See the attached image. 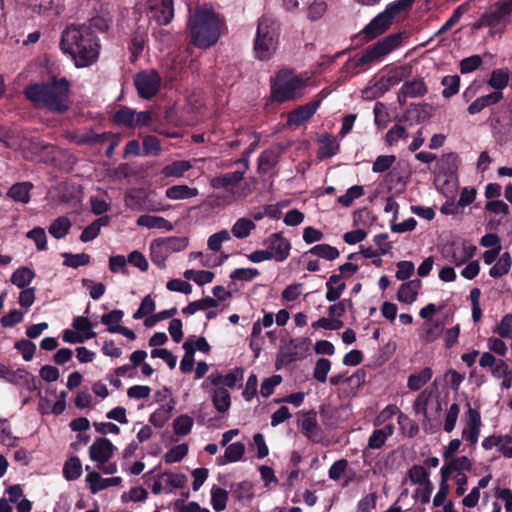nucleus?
Segmentation results:
<instances>
[{"label": "nucleus", "instance_id": "7c9ffc66", "mask_svg": "<svg viewBox=\"0 0 512 512\" xmlns=\"http://www.w3.org/2000/svg\"><path fill=\"white\" fill-rule=\"evenodd\" d=\"M168 255L169 251L167 250V245L163 240H155L150 244L151 260L160 269L165 268Z\"/></svg>", "mask_w": 512, "mask_h": 512}, {"label": "nucleus", "instance_id": "1a4fd4ad", "mask_svg": "<svg viewBox=\"0 0 512 512\" xmlns=\"http://www.w3.org/2000/svg\"><path fill=\"white\" fill-rule=\"evenodd\" d=\"M412 74V67L410 65L398 66L390 69L386 75L382 76L373 87L366 88L363 91V94L367 98H375L386 91H388L391 87L399 84L404 79L410 77Z\"/></svg>", "mask_w": 512, "mask_h": 512}, {"label": "nucleus", "instance_id": "4d7b16f0", "mask_svg": "<svg viewBox=\"0 0 512 512\" xmlns=\"http://www.w3.org/2000/svg\"><path fill=\"white\" fill-rule=\"evenodd\" d=\"M194 420L187 414L176 417L173 421V431L176 435L185 436L190 433Z\"/></svg>", "mask_w": 512, "mask_h": 512}, {"label": "nucleus", "instance_id": "2eb2a0df", "mask_svg": "<svg viewBox=\"0 0 512 512\" xmlns=\"http://www.w3.org/2000/svg\"><path fill=\"white\" fill-rule=\"evenodd\" d=\"M150 19L159 25H167L174 16L173 0H147Z\"/></svg>", "mask_w": 512, "mask_h": 512}, {"label": "nucleus", "instance_id": "49530a36", "mask_svg": "<svg viewBox=\"0 0 512 512\" xmlns=\"http://www.w3.org/2000/svg\"><path fill=\"white\" fill-rule=\"evenodd\" d=\"M234 498L243 505H247L253 498V486L249 482H241L233 488Z\"/></svg>", "mask_w": 512, "mask_h": 512}, {"label": "nucleus", "instance_id": "39448f33", "mask_svg": "<svg viewBox=\"0 0 512 512\" xmlns=\"http://www.w3.org/2000/svg\"><path fill=\"white\" fill-rule=\"evenodd\" d=\"M279 25L270 16H262L259 19L254 52L259 60H268L275 53L278 45Z\"/></svg>", "mask_w": 512, "mask_h": 512}, {"label": "nucleus", "instance_id": "c85d7f7f", "mask_svg": "<svg viewBox=\"0 0 512 512\" xmlns=\"http://www.w3.org/2000/svg\"><path fill=\"white\" fill-rule=\"evenodd\" d=\"M432 376L433 371L429 367L415 371L409 375L407 379V387L412 391H418L431 380Z\"/></svg>", "mask_w": 512, "mask_h": 512}, {"label": "nucleus", "instance_id": "c9c22d12", "mask_svg": "<svg viewBox=\"0 0 512 512\" xmlns=\"http://www.w3.org/2000/svg\"><path fill=\"white\" fill-rule=\"evenodd\" d=\"M301 431L312 440L319 437V428L317 424V418L315 412H308L303 415L300 422Z\"/></svg>", "mask_w": 512, "mask_h": 512}, {"label": "nucleus", "instance_id": "5701e85b", "mask_svg": "<svg viewBox=\"0 0 512 512\" xmlns=\"http://www.w3.org/2000/svg\"><path fill=\"white\" fill-rule=\"evenodd\" d=\"M325 286L327 289L325 298L329 302L337 301L346 289V283L342 279V275L336 274H333L328 278Z\"/></svg>", "mask_w": 512, "mask_h": 512}, {"label": "nucleus", "instance_id": "423d86ee", "mask_svg": "<svg viewBox=\"0 0 512 512\" xmlns=\"http://www.w3.org/2000/svg\"><path fill=\"white\" fill-rule=\"evenodd\" d=\"M512 12V0H497L473 24V29L488 28L490 35L502 34Z\"/></svg>", "mask_w": 512, "mask_h": 512}, {"label": "nucleus", "instance_id": "6ab92c4d", "mask_svg": "<svg viewBox=\"0 0 512 512\" xmlns=\"http://www.w3.org/2000/svg\"><path fill=\"white\" fill-rule=\"evenodd\" d=\"M243 369L241 368H234L229 373L225 375L221 374H211L202 384L204 388L208 387V383L213 385L214 387H228L233 388L236 386V384L243 379Z\"/></svg>", "mask_w": 512, "mask_h": 512}, {"label": "nucleus", "instance_id": "6e6552de", "mask_svg": "<svg viewBox=\"0 0 512 512\" xmlns=\"http://www.w3.org/2000/svg\"><path fill=\"white\" fill-rule=\"evenodd\" d=\"M412 5V0H397L390 3L386 9L378 14L364 29L363 34L368 39H373L384 33L392 24L393 19L408 10Z\"/></svg>", "mask_w": 512, "mask_h": 512}, {"label": "nucleus", "instance_id": "bf43d9fd", "mask_svg": "<svg viewBox=\"0 0 512 512\" xmlns=\"http://www.w3.org/2000/svg\"><path fill=\"white\" fill-rule=\"evenodd\" d=\"M441 84L444 86L442 95L444 98H450L458 93L460 87V77L458 75L445 76Z\"/></svg>", "mask_w": 512, "mask_h": 512}, {"label": "nucleus", "instance_id": "ddd939ff", "mask_svg": "<svg viewBox=\"0 0 512 512\" xmlns=\"http://www.w3.org/2000/svg\"><path fill=\"white\" fill-rule=\"evenodd\" d=\"M432 400L433 391L424 389L418 394L413 404L415 413L423 416L422 427L427 433L435 432L438 427L437 422L432 418L431 413L429 412V405L432 403Z\"/></svg>", "mask_w": 512, "mask_h": 512}, {"label": "nucleus", "instance_id": "c756f323", "mask_svg": "<svg viewBox=\"0 0 512 512\" xmlns=\"http://www.w3.org/2000/svg\"><path fill=\"white\" fill-rule=\"evenodd\" d=\"M458 156L455 153H447L442 156L438 163V171L446 175L449 180L454 181L458 170Z\"/></svg>", "mask_w": 512, "mask_h": 512}, {"label": "nucleus", "instance_id": "2f4dec72", "mask_svg": "<svg viewBox=\"0 0 512 512\" xmlns=\"http://www.w3.org/2000/svg\"><path fill=\"white\" fill-rule=\"evenodd\" d=\"M393 433L394 426L391 423L386 424L383 428L374 430L368 439V447L371 449L381 448Z\"/></svg>", "mask_w": 512, "mask_h": 512}, {"label": "nucleus", "instance_id": "13d9d810", "mask_svg": "<svg viewBox=\"0 0 512 512\" xmlns=\"http://www.w3.org/2000/svg\"><path fill=\"white\" fill-rule=\"evenodd\" d=\"M364 195V188L361 185H354L350 187L345 194L338 197L337 202L343 207H349L354 200Z\"/></svg>", "mask_w": 512, "mask_h": 512}, {"label": "nucleus", "instance_id": "f257e3e1", "mask_svg": "<svg viewBox=\"0 0 512 512\" xmlns=\"http://www.w3.org/2000/svg\"><path fill=\"white\" fill-rule=\"evenodd\" d=\"M61 49L72 57L77 67H87L98 59L100 45L90 28L70 26L62 34Z\"/></svg>", "mask_w": 512, "mask_h": 512}, {"label": "nucleus", "instance_id": "f8f14e48", "mask_svg": "<svg viewBox=\"0 0 512 512\" xmlns=\"http://www.w3.org/2000/svg\"><path fill=\"white\" fill-rule=\"evenodd\" d=\"M310 340L307 338L291 339L288 343L281 347L276 361V366L279 369L282 365H287L298 359H302L309 351Z\"/></svg>", "mask_w": 512, "mask_h": 512}, {"label": "nucleus", "instance_id": "8fccbe9b", "mask_svg": "<svg viewBox=\"0 0 512 512\" xmlns=\"http://www.w3.org/2000/svg\"><path fill=\"white\" fill-rule=\"evenodd\" d=\"M228 501V492L218 486L211 488V500L210 503L216 512L223 511L226 508Z\"/></svg>", "mask_w": 512, "mask_h": 512}, {"label": "nucleus", "instance_id": "412c9836", "mask_svg": "<svg viewBox=\"0 0 512 512\" xmlns=\"http://www.w3.org/2000/svg\"><path fill=\"white\" fill-rule=\"evenodd\" d=\"M427 87L422 79H414L412 81L405 82L399 93L398 100L400 103L405 102L407 98H417L425 95Z\"/></svg>", "mask_w": 512, "mask_h": 512}, {"label": "nucleus", "instance_id": "f03ea898", "mask_svg": "<svg viewBox=\"0 0 512 512\" xmlns=\"http://www.w3.org/2000/svg\"><path fill=\"white\" fill-rule=\"evenodd\" d=\"M222 20L210 8L198 7L190 13L187 28L192 43L199 48L213 46L220 37Z\"/></svg>", "mask_w": 512, "mask_h": 512}, {"label": "nucleus", "instance_id": "393cba45", "mask_svg": "<svg viewBox=\"0 0 512 512\" xmlns=\"http://www.w3.org/2000/svg\"><path fill=\"white\" fill-rule=\"evenodd\" d=\"M33 188L31 182H18L13 184L8 192L7 197L11 198L15 202L27 204L30 201V192Z\"/></svg>", "mask_w": 512, "mask_h": 512}, {"label": "nucleus", "instance_id": "09e8293b", "mask_svg": "<svg viewBox=\"0 0 512 512\" xmlns=\"http://www.w3.org/2000/svg\"><path fill=\"white\" fill-rule=\"evenodd\" d=\"M49 396H56V391L51 389L46 391V395H42L41 392H39V403H38V411L43 414H54V415H60L61 412L55 411L56 401L53 403Z\"/></svg>", "mask_w": 512, "mask_h": 512}, {"label": "nucleus", "instance_id": "473e14b6", "mask_svg": "<svg viewBox=\"0 0 512 512\" xmlns=\"http://www.w3.org/2000/svg\"><path fill=\"white\" fill-rule=\"evenodd\" d=\"M192 168V164L190 161L187 160H177L173 161L167 165H165L161 173L164 177H173V178H180L183 177L184 174Z\"/></svg>", "mask_w": 512, "mask_h": 512}, {"label": "nucleus", "instance_id": "4468645a", "mask_svg": "<svg viewBox=\"0 0 512 512\" xmlns=\"http://www.w3.org/2000/svg\"><path fill=\"white\" fill-rule=\"evenodd\" d=\"M134 82L139 96L149 99L157 93L160 77L154 70L143 71L135 76Z\"/></svg>", "mask_w": 512, "mask_h": 512}, {"label": "nucleus", "instance_id": "a878e982", "mask_svg": "<svg viewBox=\"0 0 512 512\" xmlns=\"http://www.w3.org/2000/svg\"><path fill=\"white\" fill-rule=\"evenodd\" d=\"M199 191L195 187H189L188 185H173L168 187L165 191V197L170 200H186L198 196Z\"/></svg>", "mask_w": 512, "mask_h": 512}, {"label": "nucleus", "instance_id": "ea45409f", "mask_svg": "<svg viewBox=\"0 0 512 512\" xmlns=\"http://www.w3.org/2000/svg\"><path fill=\"white\" fill-rule=\"evenodd\" d=\"M306 16L310 21L320 20L327 12V4L324 0L306 1Z\"/></svg>", "mask_w": 512, "mask_h": 512}, {"label": "nucleus", "instance_id": "680f3d73", "mask_svg": "<svg viewBox=\"0 0 512 512\" xmlns=\"http://www.w3.org/2000/svg\"><path fill=\"white\" fill-rule=\"evenodd\" d=\"M163 480L165 482V486L168 492H171L172 489H180L183 488L186 484V477L184 474L180 473H162Z\"/></svg>", "mask_w": 512, "mask_h": 512}, {"label": "nucleus", "instance_id": "20e7f679", "mask_svg": "<svg viewBox=\"0 0 512 512\" xmlns=\"http://www.w3.org/2000/svg\"><path fill=\"white\" fill-rule=\"evenodd\" d=\"M309 86V77L290 70L279 71L272 82V97L285 102L302 97Z\"/></svg>", "mask_w": 512, "mask_h": 512}, {"label": "nucleus", "instance_id": "69168bd1", "mask_svg": "<svg viewBox=\"0 0 512 512\" xmlns=\"http://www.w3.org/2000/svg\"><path fill=\"white\" fill-rule=\"evenodd\" d=\"M319 141V152L322 157H331L337 153L339 146L335 142L334 138L329 135H323Z\"/></svg>", "mask_w": 512, "mask_h": 512}, {"label": "nucleus", "instance_id": "e433bc0d", "mask_svg": "<svg viewBox=\"0 0 512 512\" xmlns=\"http://www.w3.org/2000/svg\"><path fill=\"white\" fill-rule=\"evenodd\" d=\"M218 306V301L212 297H205L196 301L189 303L186 307H184L181 312L185 316H190L195 314L198 311L208 310L211 308H215Z\"/></svg>", "mask_w": 512, "mask_h": 512}, {"label": "nucleus", "instance_id": "c03bdc74", "mask_svg": "<svg viewBox=\"0 0 512 512\" xmlns=\"http://www.w3.org/2000/svg\"><path fill=\"white\" fill-rule=\"evenodd\" d=\"M35 277V273L28 267H20L11 275V282L18 288L28 286Z\"/></svg>", "mask_w": 512, "mask_h": 512}, {"label": "nucleus", "instance_id": "3c124183", "mask_svg": "<svg viewBox=\"0 0 512 512\" xmlns=\"http://www.w3.org/2000/svg\"><path fill=\"white\" fill-rule=\"evenodd\" d=\"M82 474V465L78 457H71L68 459L63 466V475L69 480H76Z\"/></svg>", "mask_w": 512, "mask_h": 512}, {"label": "nucleus", "instance_id": "bb28decb", "mask_svg": "<svg viewBox=\"0 0 512 512\" xmlns=\"http://www.w3.org/2000/svg\"><path fill=\"white\" fill-rule=\"evenodd\" d=\"M503 98V93L500 92H491L487 95L478 97L475 99L468 107V113L470 115H475L480 113L486 107L498 103Z\"/></svg>", "mask_w": 512, "mask_h": 512}, {"label": "nucleus", "instance_id": "a19ab883", "mask_svg": "<svg viewBox=\"0 0 512 512\" xmlns=\"http://www.w3.org/2000/svg\"><path fill=\"white\" fill-rule=\"evenodd\" d=\"M512 265V259L509 252H504L497 262L490 268L489 275L492 278H500L506 275Z\"/></svg>", "mask_w": 512, "mask_h": 512}, {"label": "nucleus", "instance_id": "7ed1b4c3", "mask_svg": "<svg viewBox=\"0 0 512 512\" xmlns=\"http://www.w3.org/2000/svg\"><path fill=\"white\" fill-rule=\"evenodd\" d=\"M25 94L36 105H43L51 111L63 113L68 109L69 83L65 79L30 85Z\"/></svg>", "mask_w": 512, "mask_h": 512}, {"label": "nucleus", "instance_id": "9b49d317", "mask_svg": "<svg viewBox=\"0 0 512 512\" xmlns=\"http://www.w3.org/2000/svg\"><path fill=\"white\" fill-rule=\"evenodd\" d=\"M245 169L243 171H234L212 177L210 185L214 189H228L232 192L231 201L239 198H245L251 193L250 188H242L240 192H234L232 189L243 179L245 171L248 169V161H244Z\"/></svg>", "mask_w": 512, "mask_h": 512}, {"label": "nucleus", "instance_id": "0e129e2a", "mask_svg": "<svg viewBox=\"0 0 512 512\" xmlns=\"http://www.w3.org/2000/svg\"><path fill=\"white\" fill-rule=\"evenodd\" d=\"M230 239V233L227 230L223 229L209 236L207 240V246L211 251L218 252L221 250L222 244L224 242L229 241Z\"/></svg>", "mask_w": 512, "mask_h": 512}, {"label": "nucleus", "instance_id": "72a5a7b5", "mask_svg": "<svg viewBox=\"0 0 512 512\" xmlns=\"http://www.w3.org/2000/svg\"><path fill=\"white\" fill-rule=\"evenodd\" d=\"M212 403L219 413H225L231 406L230 393L226 388L215 387L212 392Z\"/></svg>", "mask_w": 512, "mask_h": 512}, {"label": "nucleus", "instance_id": "603ef678", "mask_svg": "<svg viewBox=\"0 0 512 512\" xmlns=\"http://www.w3.org/2000/svg\"><path fill=\"white\" fill-rule=\"evenodd\" d=\"M110 137L109 133L96 134L93 131H88L80 135L70 136V139L77 144H94L102 143Z\"/></svg>", "mask_w": 512, "mask_h": 512}, {"label": "nucleus", "instance_id": "4be33fe9", "mask_svg": "<svg viewBox=\"0 0 512 512\" xmlns=\"http://www.w3.org/2000/svg\"><path fill=\"white\" fill-rule=\"evenodd\" d=\"M512 83V71L508 68H498L491 72L488 85L494 92H500Z\"/></svg>", "mask_w": 512, "mask_h": 512}, {"label": "nucleus", "instance_id": "a211bd4d", "mask_svg": "<svg viewBox=\"0 0 512 512\" xmlns=\"http://www.w3.org/2000/svg\"><path fill=\"white\" fill-rule=\"evenodd\" d=\"M476 252V247L468 242L452 244L446 251L445 257L456 266H461L470 260Z\"/></svg>", "mask_w": 512, "mask_h": 512}, {"label": "nucleus", "instance_id": "338daca9", "mask_svg": "<svg viewBox=\"0 0 512 512\" xmlns=\"http://www.w3.org/2000/svg\"><path fill=\"white\" fill-rule=\"evenodd\" d=\"M500 336H491L487 338V348L490 352L495 353L501 357L506 356L508 353V346Z\"/></svg>", "mask_w": 512, "mask_h": 512}, {"label": "nucleus", "instance_id": "de8ad7c7", "mask_svg": "<svg viewBox=\"0 0 512 512\" xmlns=\"http://www.w3.org/2000/svg\"><path fill=\"white\" fill-rule=\"evenodd\" d=\"M308 253L328 261H333L340 255L339 250L329 244L315 245L308 251Z\"/></svg>", "mask_w": 512, "mask_h": 512}, {"label": "nucleus", "instance_id": "37998d69", "mask_svg": "<svg viewBox=\"0 0 512 512\" xmlns=\"http://www.w3.org/2000/svg\"><path fill=\"white\" fill-rule=\"evenodd\" d=\"M108 222H109L108 217H100V218L96 219L94 222H92L90 225H88L87 227L84 228V230L82 231V233L80 235V240L82 242L92 241L99 235L100 228L102 226H106L108 224Z\"/></svg>", "mask_w": 512, "mask_h": 512}, {"label": "nucleus", "instance_id": "052dcab7", "mask_svg": "<svg viewBox=\"0 0 512 512\" xmlns=\"http://www.w3.org/2000/svg\"><path fill=\"white\" fill-rule=\"evenodd\" d=\"M184 277L187 280H193L198 285H205L212 282L214 274L207 270H186Z\"/></svg>", "mask_w": 512, "mask_h": 512}, {"label": "nucleus", "instance_id": "4c0bfd02", "mask_svg": "<svg viewBox=\"0 0 512 512\" xmlns=\"http://www.w3.org/2000/svg\"><path fill=\"white\" fill-rule=\"evenodd\" d=\"M444 330V324L439 321H429L424 323L422 332L420 334V338L427 342L431 343L437 340Z\"/></svg>", "mask_w": 512, "mask_h": 512}, {"label": "nucleus", "instance_id": "e2e57ef3", "mask_svg": "<svg viewBox=\"0 0 512 512\" xmlns=\"http://www.w3.org/2000/svg\"><path fill=\"white\" fill-rule=\"evenodd\" d=\"M503 442H512V436L508 435V434H506V435L493 434V435L485 437L481 442V446L486 451H490L493 448H498V450H499Z\"/></svg>", "mask_w": 512, "mask_h": 512}, {"label": "nucleus", "instance_id": "cd10ccee", "mask_svg": "<svg viewBox=\"0 0 512 512\" xmlns=\"http://www.w3.org/2000/svg\"><path fill=\"white\" fill-rule=\"evenodd\" d=\"M137 225L146 227L148 229H160L164 231H171L173 225L167 219L155 215H141L137 219Z\"/></svg>", "mask_w": 512, "mask_h": 512}, {"label": "nucleus", "instance_id": "79ce46f5", "mask_svg": "<svg viewBox=\"0 0 512 512\" xmlns=\"http://www.w3.org/2000/svg\"><path fill=\"white\" fill-rule=\"evenodd\" d=\"M71 225V221L67 217L61 216L50 224L48 231L54 238L62 239L68 234Z\"/></svg>", "mask_w": 512, "mask_h": 512}, {"label": "nucleus", "instance_id": "b1692460", "mask_svg": "<svg viewBox=\"0 0 512 512\" xmlns=\"http://www.w3.org/2000/svg\"><path fill=\"white\" fill-rule=\"evenodd\" d=\"M420 288L421 281L417 279L403 283L397 292V299L400 302L412 304L416 300Z\"/></svg>", "mask_w": 512, "mask_h": 512}, {"label": "nucleus", "instance_id": "9d476101", "mask_svg": "<svg viewBox=\"0 0 512 512\" xmlns=\"http://www.w3.org/2000/svg\"><path fill=\"white\" fill-rule=\"evenodd\" d=\"M483 427L481 413L478 409L467 404L462 418L461 437L469 446L475 448Z\"/></svg>", "mask_w": 512, "mask_h": 512}, {"label": "nucleus", "instance_id": "864d4df0", "mask_svg": "<svg viewBox=\"0 0 512 512\" xmlns=\"http://www.w3.org/2000/svg\"><path fill=\"white\" fill-rule=\"evenodd\" d=\"M408 479L409 481L417 486L427 485L431 481L429 480L428 471L420 465L412 466L408 471Z\"/></svg>", "mask_w": 512, "mask_h": 512}, {"label": "nucleus", "instance_id": "a18cd8bd", "mask_svg": "<svg viewBox=\"0 0 512 512\" xmlns=\"http://www.w3.org/2000/svg\"><path fill=\"white\" fill-rule=\"evenodd\" d=\"M72 326L78 332V334L83 337L84 341L92 339L96 336V333L93 331L92 323L86 317H75Z\"/></svg>", "mask_w": 512, "mask_h": 512}, {"label": "nucleus", "instance_id": "6e6d98bb", "mask_svg": "<svg viewBox=\"0 0 512 512\" xmlns=\"http://www.w3.org/2000/svg\"><path fill=\"white\" fill-rule=\"evenodd\" d=\"M245 445L241 442H234L227 445L222 463H232L240 461L245 454Z\"/></svg>", "mask_w": 512, "mask_h": 512}, {"label": "nucleus", "instance_id": "aec40b11", "mask_svg": "<svg viewBox=\"0 0 512 512\" xmlns=\"http://www.w3.org/2000/svg\"><path fill=\"white\" fill-rule=\"evenodd\" d=\"M320 106V99H315L291 111L287 117L288 125L299 126L310 119Z\"/></svg>", "mask_w": 512, "mask_h": 512}, {"label": "nucleus", "instance_id": "5fc2aeb1", "mask_svg": "<svg viewBox=\"0 0 512 512\" xmlns=\"http://www.w3.org/2000/svg\"><path fill=\"white\" fill-rule=\"evenodd\" d=\"M500 338L512 339V314H505L492 329Z\"/></svg>", "mask_w": 512, "mask_h": 512}, {"label": "nucleus", "instance_id": "f3484780", "mask_svg": "<svg viewBox=\"0 0 512 512\" xmlns=\"http://www.w3.org/2000/svg\"><path fill=\"white\" fill-rule=\"evenodd\" d=\"M115 446L107 438H97L89 447L91 461L97 463V467L106 464L114 455Z\"/></svg>", "mask_w": 512, "mask_h": 512}, {"label": "nucleus", "instance_id": "f704fd0d", "mask_svg": "<svg viewBox=\"0 0 512 512\" xmlns=\"http://www.w3.org/2000/svg\"><path fill=\"white\" fill-rule=\"evenodd\" d=\"M256 228L255 222L247 217L239 218L232 225L231 233L237 239L247 238Z\"/></svg>", "mask_w": 512, "mask_h": 512}, {"label": "nucleus", "instance_id": "774afa93", "mask_svg": "<svg viewBox=\"0 0 512 512\" xmlns=\"http://www.w3.org/2000/svg\"><path fill=\"white\" fill-rule=\"evenodd\" d=\"M26 237L35 243V246L39 251H43L47 248V236L43 228H33L27 232Z\"/></svg>", "mask_w": 512, "mask_h": 512}, {"label": "nucleus", "instance_id": "0eeeda50", "mask_svg": "<svg viewBox=\"0 0 512 512\" xmlns=\"http://www.w3.org/2000/svg\"><path fill=\"white\" fill-rule=\"evenodd\" d=\"M403 34H390L375 44L367 47L357 59L352 60L354 67L368 66L380 61L402 43Z\"/></svg>", "mask_w": 512, "mask_h": 512}, {"label": "nucleus", "instance_id": "dca6fc26", "mask_svg": "<svg viewBox=\"0 0 512 512\" xmlns=\"http://www.w3.org/2000/svg\"><path fill=\"white\" fill-rule=\"evenodd\" d=\"M264 244L272 260L277 262L285 261L290 254L291 244L280 233L270 235Z\"/></svg>", "mask_w": 512, "mask_h": 512}, {"label": "nucleus", "instance_id": "58836bf2", "mask_svg": "<svg viewBox=\"0 0 512 512\" xmlns=\"http://www.w3.org/2000/svg\"><path fill=\"white\" fill-rule=\"evenodd\" d=\"M460 411L461 409L458 403H452L446 409L443 421V430L446 433H451L456 428Z\"/></svg>", "mask_w": 512, "mask_h": 512}]
</instances>
